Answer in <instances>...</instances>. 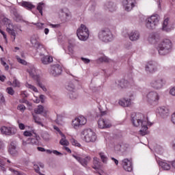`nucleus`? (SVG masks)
<instances>
[{"label":"nucleus","mask_w":175,"mask_h":175,"mask_svg":"<svg viewBox=\"0 0 175 175\" xmlns=\"http://www.w3.org/2000/svg\"><path fill=\"white\" fill-rule=\"evenodd\" d=\"M68 142L66 140V139H64V138L62 139L59 142V144L62 145V146H68Z\"/></svg>","instance_id":"45"},{"label":"nucleus","mask_w":175,"mask_h":175,"mask_svg":"<svg viewBox=\"0 0 175 175\" xmlns=\"http://www.w3.org/2000/svg\"><path fill=\"white\" fill-rule=\"evenodd\" d=\"M172 47H173V44L172 41L169 39H164L157 47V50L159 55H166L172 51Z\"/></svg>","instance_id":"2"},{"label":"nucleus","mask_w":175,"mask_h":175,"mask_svg":"<svg viewBox=\"0 0 175 175\" xmlns=\"http://www.w3.org/2000/svg\"><path fill=\"white\" fill-rule=\"evenodd\" d=\"M41 137H42L45 142H49L50 140V135L46 131L42 133Z\"/></svg>","instance_id":"34"},{"label":"nucleus","mask_w":175,"mask_h":175,"mask_svg":"<svg viewBox=\"0 0 175 175\" xmlns=\"http://www.w3.org/2000/svg\"><path fill=\"white\" fill-rule=\"evenodd\" d=\"M37 150H38V151H40L41 152H44V151H46V149H44V148L42 147H38Z\"/></svg>","instance_id":"64"},{"label":"nucleus","mask_w":175,"mask_h":175,"mask_svg":"<svg viewBox=\"0 0 175 175\" xmlns=\"http://www.w3.org/2000/svg\"><path fill=\"white\" fill-rule=\"evenodd\" d=\"M36 84L40 87V88H41L42 90V91H44V92H47V88H46V86H44V85H43V83H42V81H40V78H38V77H36Z\"/></svg>","instance_id":"27"},{"label":"nucleus","mask_w":175,"mask_h":175,"mask_svg":"<svg viewBox=\"0 0 175 175\" xmlns=\"http://www.w3.org/2000/svg\"><path fill=\"white\" fill-rule=\"evenodd\" d=\"M0 103H5V97L2 93H0Z\"/></svg>","instance_id":"54"},{"label":"nucleus","mask_w":175,"mask_h":175,"mask_svg":"<svg viewBox=\"0 0 175 175\" xmlns=\"http://www.w3.org/2000/svg\"><path fill=\"white\" fill-rule=\"evenodd\" d=\"M44 7V3H39L37 6V10L40 13L41 16H43V8Z\"/></svg>","instance_id":"35"},{"label":"nucleus","mask_w":175,"mask_h":175,"mask_svg":"<svg viewBox=\"0 0 175 175\" xmlns=\"http://www.w3.org/2000/svg\"><path fill=\"white\" fill-rule=\"evenodd\" d=\"M93 163L94 165V166L93 167L96 170L99 169V167H100V163L99 161V159L96 157L94 158V161Z\"/></svg>","instance_id":"32"},{"label":"nucleus","mask_w":175,"mask_h":175,"mask_svg":"<svg viewBox=\"0 0 175 175\" xmlns=\"http://www.w3.org/2000/svg\"><path fill=\"white\" fill-rule=\"evenodd\" d=\"M117 84H118V88H119L120 90H124L129 87V82L125 79L119 80Z\"/></svg>","instance_id":"20"},{"label":"nucleus","mask_w":175,"mask_h":175,"mask_svg":"<svg viewBox=\"0 0 175 175\" xmlns=\"http://www.w3.org/2000/svg\"><path fill=\"white\" fill-rule=\"evenodd\" d=\"M33 25H36L39 29H42V28H43V25H44L43 23H33Z\"/></svg>","instance_id":"55"},{"label":"nucleus","mask_w":175,"mask_h":175,"mask_svg":"<svg viewBox=\"0 0 175 175\" xmlns=\"http://www.w3.org/2000/svg\"><path fill=\"white\" fill-rule=\"evenodd\" d=\"M31 43L33 47H36L37 50H46L44 49V46H43V44H40V42H38V40L35 38H31Z\"/></svg>","instance_id":"19"},{"label":"nucleus","mask_w":175,"mask_h":175,"mask_svg":"<svg viewBox=\"0 0 175 175\" xmlns=\"http://www.w3.org/2000/svg\"><path fill=\"white\" fill-rule=\"evenodd\" d=\"M98 36V39L105 43H108V42H111V40H113V34L111 33L110 29L107 27L102 28L99 31Z\"/></svg>","instance_id":"3"},{"label":"nucleus","mask_w":175,"mask_h":175,"mask_svg":"<svg viewBox=\"0 0 175 175\" xmlns=\"http://www.w3.org/2000/svg\"><path fill=\"white\" fill-rule=\"evenodd\" d=\"M10 172H12V173H14V174H16V175H20V172L18 171H16V170L13 169V168H10Z\"/></svg>","instance_id":"59"},{"label":"nucleus","mask_w":175,"mask_h":175,"mask_svg":"<svg viewBox=\"0 0 175 175\" xmlns=\"http://www.w3.org/2000/svg\"><path fill=\"white\" fill-rule=\"evenodd\" d=\"M38 138H29L26 142H23V146H29L31 144L33 146L34 144H38Z\"/></svg>","instance_id":"21"},{"label":"nucleus","mask_w":175,"mask_h":175,"mask_svg":"<svg viewBox=\"0 0 175 175\" xmlns=\"http://www.w3.org/2000/svg\"><path fill=\"white\" fill-rule=\"evenodd\" d=\"M59 16H61L63 18V20H67L68 17H69V14L67 12H65L64 10H62L61 13L59 14Z\"/></svg>","instance_id":"41"},{"label":"nucleus","mask_w":175,"mask_h":175,"mask_svg":"<svg viewBox=\"0 0 175 175\" xmlns=\"http://www.w3.org/2000/svg\"><path fill=\"white\" fill-rule=\"evenodd\" d=\"M72 157L73 158L77 159V161H78V162H79V163H81L82 166H84V167H87V166L88 165V162L91 161V157L90 156H87L85 158H81L79 156L73 154Z\"/></svg>","instance_id":"13"},{"label":"nucleus","mask_w":175,"mask_h":175,"mask_svg":"<svg viewBox=\"0 0 175 175\" xmlns=\"http://www.w3.org/2000/svg\"><path fill=\"white\" fill-rule=\"evenodd\" d=\"M159 23V15L154 14L148 17L145 21V25L148 29H155V27Z\"/></svg>","instance_id":"4"},{"label":"nucleus","mask_w":175,"mask_h":175,"mask_svg":"<svg viewBox=\"0 0 175 175\" xmlns=\"http://www.w3.org/2000/svg\"><path fill=\"white\" fill-rule=\"evenodd\" d=\"M71 143L72 146H76L77 147H80L81 146L76 139H72Z\"/></svg>","instance_id":"48"},{"label":"nucleus","mask_w":175,"mask_h":175,"mask_svg":"<svg viewBox=\"0 0 175 175\" xmlns=\"http://www.w3.org/2000/svg\"><path fill=\"white\" fill-rule=\"evenodd\" d=\"M122 5L126 12H131L135 8V0H123Z\"/></svg>","instance_id":"15"},{"label":"nucleus","mask_w":175,"mask_h":175,"mask_svg":"<svg viewBox=\"0 0 175 175\" xmlns=\"http://www.w3.org/2000/svg\"><path fill=\"white\" fill-rule=\"evenodd\" d=\"M21 6L29 10L33 9V8H35V5H32V3L27 1H23L21 3Z\"/></svg>","instance_id":"29"},{"label":"nucleus","mask_w":175,"mask_h":175,"mask_svg":"<svg viewBox=\"0 0 175 175\" xmlns=\"http://www.w3.org/2000/svg\"><path fill=\"white\" fill-rule=\"evenodd\" d=\"M14 16H15V21L16 23H20V21L23 20V16H21V15L17 12H14Z\"/></svg>","instance_id":"39"},{"label":"nucleus","mask_w":175,"mask_h":175,"mask_svg":"<svg viewBox=\"0 0 175 175\" xmlns=\"http://www.w3.org/2000/svg\"><path fill=\"white\" fill-rule=\"evenodd\" d=\"M50 73L53 77H57L62 73V67L59 64H53L51 67Z\"/></svg>","instance_id":"9"},{"label":"nucleus","mask_w":175,"mask_h":175,"mask_svg":"<svg viewBox=\"0 0 175 175\" xmlns=\"http://www.w3.org/2000/svg\"><path fill=\"white\" fill-rule=\"evenodd\" d=\"M50 26L52 28H59V27H61V25L60 24H56V25L51 24Z\"/></svg>","instance_id":"61"},{"label":"nucleus","mask_w":175,"mask_h":175,"mask_svg":"<svg viewBox=\"0 0 175 175\" xmlns=\"http://www.w3.org/2000/svg\"><path fill=\"white\" fill-rule=\"evenodd\" d=\"M159 113H161V117L166 118L169 116V108L166 107H160Z\"/></svg>","instance_id":"24"},{"label":"nucleus","mask_w":175,"mask_h":175,"mask_svg":"<svg viewBox=\"0 0 175 175\" xmlns=\"http://www.w3.org/2000/svg\"><path fill=\"white\" fill-rule=\"evenodd\" d=\"M69 96L70 99H77V92L72 91L70 93Z\"/></svg>","instance_id":"42"},{"label":"nucleus","mask_w":175,"mask_h":175,"mask_svg":"<svg viewBox=\"0 0 175 175\" xmlns=\"http://www.w3.org/2000/svg\"><path fill=\"white\" fill-rule=\"evenodd\" d=\"M150 39L153 40V43H157V42H159V39H161V36L158 33H153L150 36Z\"/></svg>","instance_id":"28"},{"label":"nucleus","mask_w":175,"mask_h":175,"mask_svg":"<svg viewBox=\"0 0 175 175\" xmlns=\"http://www.w3.org/2000/svg\"><path fill=\"white\" fill-rule=\"evenodd\" d=\"M18 126H19V129L21 130V131H23V129H25V125L23 123H19V122H18Z\"/></svg>","instance_id":"56"},{"label":"nucleus","mask_w":175,"mask_h":175,"mask_svg":"<svg viewBox=\"0 0 175 175\" xmlns=\"http://www.w3.org/2000/svg\"><path fill=\"white\" fill-rule=\"evenodd\" d=\"M26 86L27 87V88H29L30 90H32V91H33L34 92H38V88H36V87L31 85V84H29L27 83L26 85Z\"/></svg>","instance_id":"43"},{"label":"nucleus","mask_w":175,"mask_h":175,"mask_svg":"<svg viewBox=\"0 0 175 175\" xmlns=\"http://www.w3.org/2000/svg\"><path fill=\"white\" fill-rule=\"evenodd\" d=\"M7 32L13 37V42H14V40H16V31H14V29L7 28Z\"/></svg>","instance_id":"36"},{"label":"nucleus","mask_w":175,"mask_h":175,"mask_svg":"<svg viewBox=\"0 0 175 175\" xmlns=\"http://www.w3.org/2000/svg\"><path fill=\"white\" fill-rule=\"evenodd\" d=\"M52 152L57 157H59V155H62V153H61V152H58V150H53Z\"/></svg>","instance_id":"58"},{"label":"nucleus","mask_w":175,"mask_h":175,"mask_svg":"<svg viewBox=\"0 0 175 175\" xmlns=\"http://www.w3.org/2000/svg\"><path fill=\"white\" fill-rule=\"evenodd\" d=\"M41 57V62L43 65H49V64H51L53 62V57L49 55H44L43 53H40Z\"/></svg>","instance_id":"18"},{"label":"nucleus","mask_w":175,"mask_h":175,"mask_svg":"<svg viewBox=\"0 0 175 175\" xmlns=\"http://www.w3.org/2000/svg\"><path fill=\"white\" fill-rule=\"evenodd\" d=\"M119 105L122 107H128L131 106V98H122L119 100Z\"/></svg>","instance_id":"23"},{"label":"nucleus","mask_w":175,"mask_h":175,"mask_svg":"<svg viewBox=\"0 0 175 175\" xmlns=\"http://www.w3.org/2000/svg\"><path fill=\"white\" fill-rule=\"evenodd\" d=\"M146 98L148 99V102L150 103V105H152V103H155V102H157V100L159 99L158 93H157L156 92H150L147 94Z\"/></svg>","instance_id":"11"},{"label":"nucleus","mask_w":175,"mask_h":175,"mask_svg":"<svg viewBox=\"0 0 175 175\" xmlns=\"http://www.w3.org/2000/svg\"><path fill=\"white\" fill-rule=\"evenodd\" d=\"M46 98V96L43 94H40V100L41 102V103H44V98Z\"/></svg>","instance_id":"57"},{"label":"nucleus","mask_w":175,"mask_h":175,"mask_svg":"<svg viewBox=\"0 0 175 175\" xmlns=\"http://www.w3.org/2000/svg\"><path fill=\"white\" fill-rule=\"evenodd\" d=\"M1 132L3 135H8V136H10L12 135H16V133H17V129L14 127L3 126L1 128Z\"/></svg>","instance_id":"12"},{"label":"nucleus","mask_w":175,"mask_h":175,"mask_svg":"<svg viewBox=\"0 0 175 175\" xmlns=\"http://www.w3.org/2000/svg\"><path fill=\"white\" fill-rule=\"evenodd\" d=\"M17 61L19 62V64H22V65H27V62L20 57L17 58Z\"/></svg>","instance_id":"50"},{"label":"nucleus","mask_w":175,"mask_h":175,"mask_svg":"<svg viewBox=\"0 0 175 175\" xmlns=\"http://www.w3.org/2000/svg\"><path fill=\"white\" fill-rule=\"evenodd\" d=\"M23 135H24V136H27V137L32 136V133H31V131H25L23 133Z\"/></svg>","instance_id":"60"},{"label":"nucleus","mask_w":175,"mask_h":175,"mask_svg":"<svg viewBox=\"0 0 175 175\" xmlns=\"http://www.w3.org/2000/svg\"><path fill=\"white\" fill-rule=\"evenodd\" d=\"M0 33L3 35L4 39L7 41L8 40V38L6 37V34L5 33V31H2L1 29H0Z\"/></svg>","instance_id":"63"},{"label":"nucleus","mask_w":175,"mask_h":175,"mask_svg":"<svg viewBox=\"0 0 175 175\" xmlns=\"http://www.w3.org/2000/svg\"><path fill=\"white\" fill-rule=\"evenodd\" d=\"M100 157L101 159L102 162L103 163H107V157L105 154V152H100L99 153Z\"/></svg>","instance_id":"37"},{"label":"nucleus","mask_w":175,"mask_h":175,"mask_svg":"<svg viewBox=\"0 0 175 175\" xmlns=\"http://www.w3.org/2000/svg\"><path fill=\"white\" fill-rule=\"evenodd\" d=\"M81 59L83 61V62H84V64H90V62H91L90 59H87L85 57H81Z\"/></svg>","instance_id":"53"},{"label":"nucleus","mask_w":175,"mask_h":175,"mask_svg":"<svg viewBox=\"0 0 175 175\" xmlns=\"http://www.w3.org/2000/svg\"><path fill=\"white\" fill-rule=\"evenodd\" d=\"M33 118L36 124H38V125H41V126H43V123L40 121V118L38 115H33Z\"/></svg>","instance_id":"33"},{"label":"nucleus","mask_w":175,"mask_h":175,"mask_svg":"<svg viewBox=\"0 0 175 175\" xmlns=\"http://www.w3.org/2000/svg\"><path fill=\"white\" fill-rule=\"evenodd\" d=\"M100 62H109V59L107 57H101L98 59Z\"/></svg>","instance_id":"47"},{"label":"nucleus","mask_w":175,"mask_h":175,"mask_svg":"<svg viewBox=\"0 0 175 175\" xmlns=\"http://www.w3.org/2000/svg\"><path fill=\"white\" fill-rule=\"evenodd\" d=\"M106 6L109 12H115L116 5H114V3L109 1L106 4Z\"/></svg>","instance_id":"30"},{"label":"nucleus","mask_w":175,"mask_h":175,"mask_svg":"<svg viewBox=\"0 0 175 175\" xmlns=\"http://www.w3.org/2000/svg\"><path fill=\"white\" fill-rule=\"evenodd\" d=\"M13 85H14V87H20V81H18V80L16 79V78L14 79Z\"/></svg>","instance_id":"46"},{"label":"nucleus","mask_w":175,"mask_h":175,"mask_svg":"<svg viewBox=\"0 0 175 175\" xmlns=\"http://www.w3.org/2000/svg\"><path fill=\"white\" fill-rule=\"evenodd\" d=\"M98 109H99V111L100 113V117H103V116H106V114H107V111H103L100 107H99Z\"/></svg>","instance_id":"51"},{"label":"nucleus","mask_w":175,"mask_h":175,"mask_svg":"<svg viewBox=\"0 0 175 175\" xmlns=\"http://www.w3.org/2000/svg\"><path fill=\"white\" fill-rule=\"evenodd\" d=\"M81 134L84 136L87 143L96 142V134L91 129L83 130Z\"/></svg>","instance_id":"6"},{"label":"nucleus","mask_w":175,"mask_h":175,"mask_svg":"<svg viewBox=\"0 0 175 175\" xmlns=\"http://www.w3.org/2000/svg\"><path fill=\"white\" fill-rule=\"evenodd\" d=\"M158 163L163 170H170V164L161 161H159Z\"/></svg>","instance_id":"26"},{"label":"nucleus","mask_w":175,"mask_h":175,"mask_svg":"<svg viewBox=\"0 0 175 175\" xmlns=\"http://www.w3.org/2000/svg\"><path fill=\"white\" fill-rule=\"evenodd\" d=\"M44 111V107L42 105H38L37 108L34 109L36 114H42Z\"/></svg>","instance_id":"31"},{"label":"nucleus","mask_w":175,"mask_h":175,"mask_svg":"<svg viewBox=\"0 0 175 175\" xmlns=\"http://www.w3.org/2000/svg\"><path fill=\"white\" fill-rule=\"evenodd\" d=\"M6 91L9 95H14V90H13V88H8Z\"/></svg>","instance_id":"44"},{"label":"nucleus","mask_w":175,"mask_h":175,"mask_svg":"<svg viewBox=\"0 0 175 175\" xmlns=\"http://www.w3.org/2000/svg\"><path fill=\"white\" fill-rule=\"evenodd\" d=\"M166 81L162 78H157L152 80L150 83V85L154 90H161L163 85H165Z\"/></svg>","instance_id":"7"},{"label":"nucleus","mask_w":175,"mask_h":175,"mask_svg":"<svg viewBox=\"0 0 175 175\" xmlns=\"http://www.w3.org/2000/svg\"><path fill=\"white\" fill-rule=\"evenodd\" d=\"M131 122L134 126H140L142 129L139 131L142 136H146L148 134V127L147 125L148 122V118L142 113H131Z\"/></svg>","instance_id":"1"},{"label":"nucleus","mask_w":175,"mask_h":175,"mask_svg":"<svg viewBox=\"0 0 175 175\" xmlns=\"http://www.w3.org/2000/svg\"><path fill=\"white\" fill-rule=\"evenodd\" d=\"M66 90L68 91H70V92H72L73 90H75V85L72 83H69L66 86Z\"/></svg>","instance_id":"40"},{"label":"nucleus","mask_w":175,"mask_h":175,"mask_svg":"<svg viewBox=\"0 0 175 175\" xmlns=\"http://www.w3.org/2000/svg\"><path fill=\"white\" fill-rule=\"evenodd\" d=\"M129 38L132 42H136L140 39V33L138 31L133 30L129 34Z\"/></svg>","instance_id":"17"},{"label":"nucleus","mask_w":175,"mask_h":175,"mask_svg":"<svg viewBox=\"0 0 175 175\" xmlns=\"http://www.w3.org/2000/svg\"><path fill=\"white\" fill-rule=\"evenodd\" d=\"M18 110L21 111H24L25 110V106L24 105H19L17 107Z\"/></svg>","instance_id":"52"},{"label":"nucleus","mask_w":175,"mask_h":175,"mask_svg":"<svg viewBox=\"0 0 175 175\" xmlns=\"http://www.w3.org/2000/svg\"><path fill=\"white\" fill-rule=\"evenodd\" d=\"M122 165L126 172H131L133 169L132 167V161L128 159H123Z\"/></svg>","instance_id":"16"},{"label":"nucleus","mask_w":175,"mask_h":175,"mask_svg":"<svg viewBox=\"0 0 175 175\" xmlns=\"http://www.w3.org/2000/svg\"><path fill=\"white\" fill-rule=\"evenodd\" d=\"M8 151L11 155H17V150H16V144L14 142H11Z\"/></svg>","instance_id":"25"},{"label":"nucleus","mask_w":175,"mask_h":175,"mask_svg":"<svg viewBox=\"0 0 175 175\" xmlns=\"http://www.w3.org/2000/svg\"><path fill=\"white\" fill-rule=\"evenodd\" d=\"M98 125L100 129H105L106 128H110L111 126V122L109 119L100 118L98 121Z\"/></svg>","instance_id":"10"},{"label":"nucleus","mask_w":175,"mask_h":175,"mask_svg":"<svg viewBox=\"0 0 175 175\" xmlns=\"http://www.w3.org/2000/svg\"><path fill=\"white\" fill-rule=\"evenodd\" d=\"M85 124H87V119L84 116L76 118L72 121V126L75 129H77V128H79L83 125H85Z\"/></svg>","instance_id":"8"},{"label":"nucleus","mask_w":175,"mask_h":175,"mask_svg":"<svg viewBox=\"0 0 175 175\" xmlns=\"http://www.w3.org/2000/svg\"><path fill=\"white\" fill-rule=\"evenodd\" d=\"M162 29L165 32H170V31H172V27L169 26V18H167L164 20Z\"/></svg>","instance_id":"22"},{"label":"nucleus","mask_w":175,"mask_h":175,"mask_svg":"<svg viewBox=\"0 0 175 175\" xmlns=\"http://www.w3.org/2000/svg\"><path fill=\"white\" fill-rule=\"evenodd\" d=\"M170 94H171V95L173 96H175V87L170 90Z\"/></svg>","instance_id":"62"},{"label":"nucleus","mask_w":175,"mask_h":175,"mask_svg":"<svg viewBox=\"0 0 175 175\" xmlns=\"http://www.w3.org/2000/svg\"><path fill=\"white\" fill-rule=\"evenodd\" d=\"M68 50L69 55H72V54H73V46L72 45H69L68 46Z\"/></svg>","instance_id":"49"},{"label":"nucleus","mask_w":175,"mask_h":175,"mask_svg":"<svg viewBox=\"0 0 175 175\" xmlns=\"http://www.w3.org/2000/svg\"><path fill=\"white\" fill-rule=\"evenodd\" d=\"M77 36L79 40L85 41L90 36L88 28L85 25H81V27L77 30Z\"/></svg>","instance_id":"5"},{"label":"nucleus","mask_w":175,"mask_h":175,"mask_svg":"<svg viewBox=\"0 0 175 175\" xmlns=\"http://www.w3.org/2000/svg\"><path fill=\"white\" fill-rule=\"evenodd\" d=\"M29 73L30 76L33 79V80H35L36 82V77L38 79H40V76L35 75V70H29Z\"/></svg>","instance_id":"38"},{"label":"nucleus","mask_w":175,"mask_h":175,"mask_svg":"<svg viewBox=\"0 0 175 175\" xmlns=\"http://www.w3.org/2000/svg\"><path fill=\"white\" fill-rule=\"evenodd\" d=\"M146 70L149 72V73H155L158 70V66L155 62H148V64L146 66Z\"/></svg>","instance_id":"14"}]
</instances>
